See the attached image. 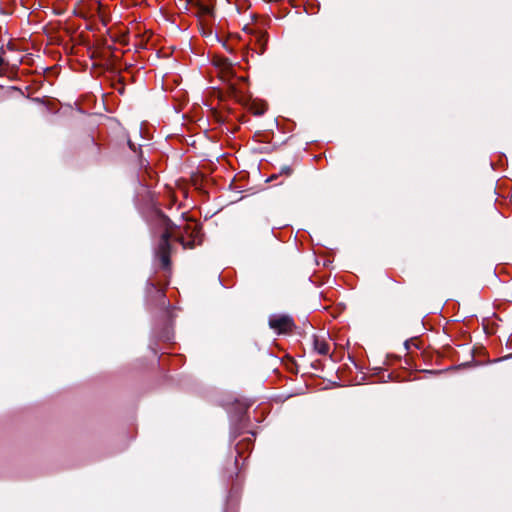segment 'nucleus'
Here are the masks:
<instances>
[{
  "label": "nucleus",
  "instance_id": "1",
  "mask_svg": "<svg viewBox=\"0 0 512 512\" xmlns=\"http://www.w3.org/2000/svg\"><path fill=\"white\" fill-rule=\"evenodd\" d=\"M171 239L180 242L184 248H193L202 241L201 230L196 222L186 223L183 227L167 226L157 249V255L165 269L170 267Z\"/></svg>",
  "mask_w": 512,
  "mask_h": 512
},
{
  "label": "nucleus",
  "instance_id": "2",
  "mask_svg": "<svg viewBox=\"0 0 512 512\" xmlns=\"http://www.w3.org/2000/svg\"><path fill=\"white\" fill-rule=\"evenodd\" d=\"M269 326L278 334H285L292 331L294 322L288 315H272L269 318Z\"/></svg>",
  "mask_w": 512,
  "mask_h": 512
},
{
  "label": "nucleus",
  "instance_id": "3",
  "mask_svg": "<svg viewBox=\"0 0 512 512\" xmlns=\"http://www.w3.org/2000/svg\"><path fill=\"white\" fill-rule=\"evenodd\" d=\"M196 7L201 25H209V19L213 17V7L201 2L197 3Z\"/></svg>",
  "mask_w": 512,
  "mask_h": 512
},
{
  "label": "nucleus",
  "instance_id": "4",
  "mask_svg": "<svg viewBox=\"0 0 512 512\" xmlns=\"http://www.w3.org/2000/svg\"><path fill=\"white\" fill-rule=\"evenodd\" d=\"M219 68L218 75L223 81H228L230 75H232L231 68L232 66H217Z\"/></svg>",
  "mask_w": 512,
  "mask_h": 512
},
{
  "label": "nucleus",
  "instance_id": "5",
  "mask_svg": "<svg viewBox=\"0 0 512 512\" xmlns=\"http://www.w3.org/2000/svg\"><path fill=\"white\" fill-rule=\"evenodd\" d=\"M315 348L318 351L319 354L325 355L329 352V346L324 341H318L315 342Z\"/></svg>",
  "mask_w": 512,
  "mask_h": 512
},
{
  "label": "nucleus",
  "instance_id": "6",
  "mask_svg": "<svg viewBox=\"0 0 512 512\" xmlns=\"http://www.w3.org/2000/svg\"><path fill=\"white\" fill-rule=\"evenodd\" d=\"M257 40H258V43H259V45H260V50H261V52H263V51H264L265 44H266V42H267V36H266V34H264V33L259 34V35H258V39H257Z\"/></svg>",
  "mask_w": 512,
  "mask_h": 512
},
{
  "label": "nucleus",
  "instance_id": "7",
  "mask_svg": "<svg viewBox=\"0 0 512 512\" xmlns=\"http://www.w3.org/2000/svg\"><path fill=\"white\" fill-rule=\"evenodd\" d=\"M7 60H5L2 56H0V64H6Z\"/></svg>",
  "mask_w": 512,
  "mask_h": 512
},
{
  "label": "nucleus",
  "instance_id": "8",
  "mask_svg": "<svg viewBox=\"0 0 512 512\" xmlns=\"http://www.w3.org/2000/svg\"><path fill=\"white\" fill-rule=\"evenodd\" d=\"M2 68H3V66H0V73H1V72H2V70H3Z\"/></svg>",
  "mask_w": 512,
  "mask_h": 512
}]
</instances>
